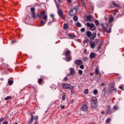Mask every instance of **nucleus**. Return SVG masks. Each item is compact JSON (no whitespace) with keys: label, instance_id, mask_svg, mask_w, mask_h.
Masks as SVG:
<instances>
[{"label":"nucleus","instance_id":"f257e3e1","mask_svg":"<svg viewBox=\"0 0 124 124\" xmlns=\"http://www.w3.org/2000/svg\"><path fill=\"white\" fill-rule=\"evenodd\" d=\"M114 113V110L112 108V107L110 105H108L106 108V115H111V114H113Z\"/></svg>","mask_w":124,"mask_h":124},{"label":"nucleus","instance_id":"f03ea898","mask_svg":"<svg viewBox=\"0 0 124 124\" xmlns=\"http://www.w3.org/2000/svg\"><path fill=\"white\" fill-rule=\"evenodd\" d=\"M62 87L63 89H65L66 90H70L71 93L72 92V89H73V86L71 84L68 83H63L62 84Z\"/></svg>","mask_w":124,"mask_h":124},{"label":"nucleus","instance_id":"7ed1b4c3","mask_svg":"<svg viewBox=\"0 0 124 124\" xmlns=\"http://www.w3.org/2000/svg\"><path fill=\"white\" fill-rule=\"evenodd\" d=\"M86 26L89 28L90 31H95V30H96V27L93 23H90L89 22H87Z\"/></svg>","mask_w":124,"mask_h":124},{"label":"nucleus","instance_id":"20e7f679","mask_svg":"<svg viewBox=\"0 0 124 124\" xmlns=\"http://www.w3.org/2000/svg\"><path fill=\"white\" fill-rule=\"evenodd\" d=\"M58 8V15L63 20V21H65V17H64V16L63 15V12L59 8V7H57Z\"/></svg>","mask_w":124,"mask_h":124},{"label":"nucleus","instance_id":"39448f33","mask_svg":"<svg viewBox=\"0 0 124 124\" xmlns=\"http://www.w3.org/2000/svg\"><path fill=\"white\" fill-rule=\"evenodd\" d=\"M101 26H102L103 30L105 31L107 33H110L111 32V30L112 29V26H113V24L110 25L108 30H107V28L104 26V24H101Z\"/></svg>","mask_w":124,"mask_h":124},{"label":"nucleus","instance_id":"423d86ee","mask_svg":"<svg viewBox=\"0 0 124 124\" xmlns=\"http://www.w3.org/2000/svg\"><path fill=\"white\" fill-rule=\"evenodd\" d=\"M69 14L70 16H75L77 14V9L76 8L72 9L69 12Z\"/></svg>","mask_w":124,"mask_h":124},{"label":"nucleus","instance_id":"0eeeda50","mask_svg":"<svg viewBox=\"0 0 124 124\" xmlns=\"http://www.w3.org/2000/svg\"><path fill=\"white\" fill-rule=\"evenodd\" d=\"M89 109V106H88V104H83L81 107V109L84 112H86Z\"/></svg>","mask_w":124,"mask_h":124},{"label":"nucleus","instance_id":"6e6552de","mask_svg":"<svg viewBox=\"0 0 124 124\" xmlns=\"http://www.w3.org/2000/svg\"><path fill=\"white\" fill-rule=\"evenodd\" d=\"M75 64L76 65H77L78 66H79V65H81V64H83V61L78 59L74 61Z\"/></svg>","mask_w":124,"mask_h":124},{"label":"nucleus","instance_id":"1a4fd4ad","mask_svg":"<svg viewBox=\"0 0 124 124\" xmlns=\"http://www.w3.org/2000/svg\"><path fill=\"white\" fill-rule=\"evenodd\" d=\"M31 11L32 13L33 19H36V16H35V9L34 8H31Z\"/></svg>","mask_w":124,"mask_h":124},{"label":"nucleus","instance_id":"9d476101","mask_svg":"<svg viewBox=\"0 0 124 124\" xmlns=\"http://www.w3.org/2000/svg\"><path fill=\"white\" fill-rule=\"evenodd\" d=\"M90 45L91 49H94L95 48V43L94 42L91 41L90 42Z\"/></svg>","mask_w":124,"mask_h":124},{"label":"nucleus","instance_id":"9b49d317","mask_svg":"<svg viewBox=\"0 0 124 124\" xmlns=\"http://www.w3.org/2000/svg\"><path fill=\"white\" fill-rule=\"evenodd\" d=\"M86 19L87 21H90V22H93V17L92 16H88L86 17Z\"/></svg>","mask_w":124,"mask_h":124},{"label":"nucleus","instance_id":"f8f14e48","mask_svg":"<svg viewBox=\"0 0 124 124\" xmlns=\"http://www.w3.org/2000/svg\"><path fill=\"white\" fill-rule=\"evenodd\" d=\"M90 59H94L95 57H96V54L93 53V52H91L90 54Z\"/></svg>","mask_w":124,"mask_h":124},{"label":"nucleus","instance_id":"ddd939ff","mask_svg":"<svg viewBox=\"0 0 124 124\" xmlns=\"http://www.w3.org/2000/svg\"><path fill=\"white\" fill-rule=\"evenodd\" d=\"M91 107L93 109H95L97 107V103L91 102Z\"/></svg>","mask_w":124,"mask_h":124},{"label":"nucleus","instance_id":"4468645a","mask_svg":"<svg viewBox=\"0 0 124 124\" xmlns=\"http://www.w3.org/2000/svg\"><path fill=\"white\" fill-rule=\"evenodd\" d=\"M70 75H68V76H69V75H75V70H74V68H70Z\"/></svg>","mask_w":124,"mask_h":124},{"label":"nucleus","instance_id":"2eb2a0df","mask_svg":"<svg viewBox=\"0 0 124 124\" xmlns=\"http://www.w3.org/2000/svg\"><path fill=\"white\" fill-rule=\"evenodd\" d=\"M46 13V12L45 11H43L40 14H38V17L39 18H42V16H44V15H45V14Z\"/></svg>","mask_w":124,"mask_h":124},{"label":"nucleus","instance_id":"dca6fc26","mask_svg":"<svg viewBox=\"0 0 124 124\" xmlns=\"http://www.w3.org/2000/svg\"><path fill=\"white\" fill-rule=\"evenodd\" d=\"M31 118L30 120L28 121V124H32V122L33 121V115H32V114H31Z\"/></svg>","mask_w":124,"mask_h":124},{"label":"nucleus","instance_id":"f3484780","mask_svg":"<svg viewBox=\"0 0 124 124\" xmlns=\"http://www.w3.org/2000/svg\"><path fill=\"white\" fill-rule=\"evenodd\" d=\"M96 37V32L91 34V36L90 37V39H94Z\"/></svg>","mask_w":124,"mask_h":124},{"label":"nucleus","instance_id":"a211bd4d","mask_svg":"<svg viewBox=\"0 0 124 124\" xmlns=\"http://www.w3.org/2000/svg\"><path fill=\"white\" fill-rule=\"evenodd\" d=\"M43 19L45 23H47V21H48V16L47 15H45L43 16Z\"/></svg>","mask_w":124,"mask_h":124},{"label":"nucleus","instance_id":"6ab92c4d","mask_svg":"<svg viewBox=\"0 0 124 124\" xmlns=\"http://www.w3.org/2000/svg\"><path fill=\"white\" fill-rule=\"evenodd\" d=\"M91 102L97 103V99L95 97H93L92 98Z\"/></svg>","mask_w":124,"mask_h":124},{"label":"nucleus","instance_id":"aec40b11","mask_svg":"<svg viewBox=\"0 0 124 124\" xmlns=\"http://www.w3.org/2000/svg\"><path fill=\"white\" fill-rule=\"evenodd\" d=\"M81 2L82 7H84V8H86V7H87V6L86 5V3L85 2V1L84 0H81Z\"/></svg>","mask_w":124,"mask_h":124},{"label":"nucleus","instance_id":"412c9836","mask_svg":"<svg viewBox=\"0 0 124 124\" xmlns=\"http://www.w3.org/2000/svg\"><path fill=\"white\" fill-rule=\"evenodd\" d=\"M86 34L88 37H89V38H90V37L92 35V32H91L90 31H87L86 32Z\"/></svg>","mask_w":124,"mask_h":124},{"label":"nucleus","instance_id":"4be33fe9","mask_svg":"<svg viewBox=\"0 0 124 124\" xmlns=\"http://www.w3.org/2000/svg\"><path fill=\"white\" fill-rule=\"evenodd\" d=\"M66 57H69L71 55V51L68 50L65 52Z\"/></svg>","mask_w":124,"mask_h":124},{"label":"nucleus","instance_id":"5701e85b","mask_svg":"<svg viewBox=\"0 0 124 124\" xmlns=\"http://www.w3.org/2000/svg\"><path fill=\"white\" fill-rule=\"evenodd\" d=\"M113 21H114V17L113 16H110L108 19V23L111 24Z\"/></svg>","mask_w":124,"mask_h":124},{"label":"nucleus","instance_id":"b1692460","mask_svg":"<svg viewBox=\"0 0 124 124\" xmlns=\"http://www.w3.org/2000/svg\"><path fill=\"white\" fill-rule=\"evenodd\" d=\"M63 29L65 31H67L68 29V24L67 23H65L63 25Z\"/></svg>","mask_w":124,"mask_h":124},{"label":"nucleus","instance_id":"393cba45","mask_svg":"<svg viewBox=\"0 0 124 124\" xmlns=\"http://www.w3.org/2000/svg\"><path fill=\"white\" fill-rule=\"evenodd\" d=\"M111 3L115 7H120V6L119 5V4L116 3L115 2H114L113 1H111Z\"/></svg>","mask_w":124,"mask_h":124},{"label":"nucleus","instance_id":"a878e982","mask_svg":"<svg viewBox=\"0 0 124 124\" xmlns=\"http://www.w3.org/2000/svg\"><path fill=\"white\" fill-rule=\"evenodd\" d=\"M109 87L110 89H114L115 88V83L114 82L110 83Z\"/></svg>","mask_w":124,"mask_h":124},{"label":"nucleus","instance_id":"bb28decb","mask_svg":"<svg viewBox=\"0 0 124 124\" xmlns=\"http://www.w3.org/2000/svg\"><path fill=\"white\" fill-rule=\"evenodd\" d=\"M113 110L114 111V112L116 111H118V109H119V107L117 106H114L113 107Z\"/></svg>","mask_w":124,"mask_h":124},{"label":"nucleus","instance_id":"cd10ccee","mask_svg":"<svg viewBox=\"0 0 124 124\" xmlns=\"http://www.w3.org/2000/svg\"><path fill=\"white\" fill-rule=\"evenodd\" d=\"M93 93L94 95H97V94L98 93V90L95 89L93 91Z\"/></svg>","mask_w":124,"mask_h":124},{"label":"nucleus","instance_id":"c85d7f7f","mask_svg":"<svg viewBox=\"0 0 124 124\" xmlns=\"http://www.w3.org/2000/svg\"><path fill=\"white\" fill-rule=\"evenodd\" d=\"M11 99H12V97L10 96H8L4 98V100H10Z\"/></svg>","mask_w":124,"mask_h":124},{"label":"nucleus","instance_id":"c756f323","mask_svg":"<svg viewBox=\"0 0 124 124\" xmlns=\"http://www.w3.org/2000/svg\"><path fill=\"white\" fill-rule=\"evenodd\" d=\"M46 23H45V21H43V20H41L40 22V26H44V25H45Z\"/></svg>","mask_w":124,"mask_h":124},{"label":"nucleus","instance_id":"7c9ffc66","mask_svg":"<svg viewBox=\"0 0 124 124\" xmlns=\"http://www.w3.org/2000/svg\"><path fill=\"white\" fill-rule=\"evenodd\" d=\"M76 26L77 27H78V28H81L82 27V24L79 22H78L77 23H76Z\"/></svg>","mask_w":124,"mask_h":124},{"label":"nucleus","instance_id":"2f4dec72","mask_svg":"<svg viewBox=\"0 0 124 124\" xmlns=\"http://www.w3.org/2000/svg\"><path fill=\"white\" fill-rule=\"evenodd\" d=\"M95 73L96 74V75H98V74H99V70H98V68L95 69Z\"/></svg>","mask_w":124,"mask_h":124},{"label":"nucleus","instance_id":"473e14b6","mask_svg":"<svg viewBox=\"0 0 124 124\" xmlns=\"http://www.w3.org/2000/svg\"><path fill=\"white\" fill-rule=\"evenodd\" d=\"M94 23L96 26H98L99 25V22H98V20L97 19H95L94 20Z\"/></svg>","mask_w":124,"mask_h":124},{"label":"nucleus","instance_id":"72a5a7b5","mask_svg":"<svg viewBox=\"0 0 124 124\" xmlns=\"http://www.w3.org/2000/svg\"><path fill=\"white\" fill-rule=\"evenodd\" d=\"M73 20L74 21H75V22L78 21V16H74L73 17Z\"/></svg>","mask_w":124,"mask_h":124},{"label":"nucleus","instance_id":"f704fd0d","mask_svg":"<svg viewBox=\"0 0 124 124\" xmlns=\"http://www.w3.org/2000/svg\"><path fill=\"white\" fill-rule=\"evenodd\" d=\"M78 74H79V75H82V74H83V71L81 70H78Z\"/></svg>","mask_w":124,"mask_h":124},{"label":"nucleus","instance_id":"c9c22d12","mask_svg":"<svg viewBox=\"0 0 124 124\" xmlns=\"http://www.w3.org/2000/svg\"><path fill=\"white\" fill-rule=\"evenodd\" d=\"M68 36H69V37H70V38H74V37H75V35H71L70 34H68Z\"/></svg>","mask_w":124,"mask_h":124},{"label":"nucleus","instance_id":"e433bc0d","mask_svg":"<svg viewBox=\"0 0 124 124\" xmlns=\"http://www.w3.org/2000/svg\"><path fill=\"white\" fill-rule=\"evenodd\" d=\"M71 60H72V57H71V56L67 58V62H70Z\"/></svg>","mask_w":124,"mask_h":124},{"label":"nucleus","instance_id":"4c0bfd02","mask_svg":"<svg viewBox=\"0 0 124 124\" xmlns=\"http://www.w3.org/2000/svg\"><path fill=\"white\" fill-rule=\"evenodd\" d=\"M84 93H85V94H88V93H89V90L85 89L84 91Z\"/></svg>","mask_w":124,"mask_h":124},{"label":"nucleus","instance_id":"58836bf2","mask_svg":"<svg viewBox=\"0 0 124 124\" xmlns=\"http://www.w3.org/2000/svg\"><path fill=\"white\" fill-rule=\"evenodd\" d=\"M8 84L10 86H11V85H12V84H13V80H9Z\"/></svg>","mask_w":124,"mask_h":124},{"label":"nucleus","instance_id":"ea45409f","mask_svg":"<svg viewBox=\"0 0 124 124\" xmlns=\"http://www.w3.org/2000/svg\"><path fill=\"white\" fill-rule=\"evenodd\" d=\"M42 82H43V80L41 78L38 79V83L40 85L41 84Z\"/></svg>","mask_w":124,"mask_h":124},{"label":"nucleus","instance_id":"a19ab883","mask_svg":"<svg viewBox=\"0 0 124 124\" xmlns=\"http://www.w3.org/2000/svg\"><path fill=\"white\" fill-rule=\"evenodd\" d=\"M110 121H111V119L110 118L107 119L106 121V124H108V123H110Z\"/></svg>","mask_w":124,"mask_h":124},{"label":"nucleus","instance_id":"79ce46f5","mask_svg":"<svg viewBox=\"0 0 124 124\" xmlns=\"http://www.w3.org/2000/svg\"><path fill=\"white\" fill-rule=\"evenodd\" d=\"M85 31H86V29H85V28H82L80 29V31L81 32H84Z\"/></svg>","mask_w":124,"mask_h":124},{"label":"nucleus","instance_id":"37998d69","mask_svg":"<svg viewBox=\"0 0 124 124\" xmlns=\"http://www.w3.org/2000/svg\"><path fill=\"white\" fill-rule=\"evenodd\" d=\"M85 66H84V65H80L79 66V68H80V69H84Z\"/></svg>","mask_w":124,"mask_h":124},{"label":"nucleus","instance_id":"c03bdc74","mask_svg":"<svg viewBox=\"0 0 124 124\" xmlns=\"http://www.w3.org/2000/svg\"><path fill=\"white\" fill-rule=\"evenodd\" d=\"M83 61H84V62H87V61H88L89 59L87 57H85L83 59Z\"/></svg>","mask_w":124,"mask_h":124},{"label":"nucleus","instance_id":"a18cd8bd","mask_svg":"<svg viewBox=\"0 0 124 124\" xmlns=\"http://www.w3.org/2000/svg\"><path fill=\"white\" fill-rule=\"evenodd\" d=\"M34 120H35V121H37L38 120V116L36 115L34 117Z\"/></svg>","mask_w":124,"mask_h":124},{"label":"nucleus","instance_id":"49530a36","mask_svg":"<svg viewBox=\"0 0 124 124\" xmlns=\"http://www.w3.org/2000/svg\"><path fill=\"white\" fill-rule=\"evenodd\" d=\"M68 80V78L67 77H65L64 78H63V81L64 82H66V81Z\"/></svg>","mask_w":124,"mask_h":124},{"label":"nucleus","instance_id":"de8ad7c7","mask_svg":"<svg viewBox=\"0 0 124 124\" xmlns=\"http://www.w3.org/2000/svg\"><path fill=\"white\" fill-rule=\"evenodd\" d=\"M62 100H65V95H62Z\"/></svg>","mask_w":124,"mask_h":124},{"label":"nucleus","instance_id":"09e8293b","mask_svg":"<svg viewBox=\"0 0 124 124\" xmlns=\"http://www.w3.org/2000/svg\"><path fill=\"white\" fill-rule=\"evenodd\" d=\"M52 19L51 22H56V18L55 17H52Z\"/></svg>","mask_w":124,"mask_h":124},{"label":"nucleus","instance_id":"8fccbe9b","mask_svg":"<svg viewBox=\"0 0 124 124\" xmlns=\"http://www.w3.org/2000/svg\"><path fill=\"white\" fill-rule=\"evenodd\" d=\"M48 26H51L52 25V21H49L47 23Z\"/></svg>","mask_w":124,"mask_h":124},{"label":"nucleus","instance_id":"3c124183","mask_svg":"<svg viewBox=\"0 0 124 124\" xmlns=\"http://www.w3.org/2000/svg\"><path fill=\"white\" fill-rule=\"evenodd\" d=\"M3 120H4V118H1L0 119V123H1V122H3Z\"/></svg>","mask_w":124,"mask_h":124},{"label":"nucleus","instance_id":"603ef678","mask_svg":"<svg viewBox=\"0 0 124 124\" xmlns=\"http://www.w3.org/2000/svg\"><path fill=\"white\" fill-rule=\"evenodd\" d=\"M119 89H120L121 91H124V87H123L122 86H119Z\"/></svg>","mask_w":124,"mask_h":124},{"label":"nucleus","instance_id":"864d4df0","mask_svg":"<svg viewBox=\"0 0 124 124\" xmlns=\"http://www.w3.org/2000/svg\"><path fill=\"white\" fill-rule=\"evenodd\" d=\"M50 17H51V18H54L55 16L51 14H50Z\"/></svg>","mask_w":124,"mask_h":124},{"label":"nucleus","instance_id":"5fc2aeb1","mask_svg":"<svg viewBox=\"0 0 124 124\" xmlns=\"http://www.w3.org/2000/svg\"><path fill=\"white\" fill-rule=\"evenodd\" d=\"M34 124H38V121L37 120H36L34 123Z\"/></svg>","mask_w":124,"mask_h":124},{"label":"nucleus","instance_id":"6e6d98bb","mask_svg":"<svg viewBox=\"0 0 124 124\" xmlns=\"http://www.w3.org/2000/svg\"><path fill=\"white\" fill-rule=\"evenodd\" d=\"M3 124H8V122L5 121L3 123Z\"/></svg>","mask_w":124,"mask_h":124},{"label":"nucleus","instance_id":"4d7b16f0","mask_svg":"<svg viewBox=\"0 0 124 124\" xmlns=\"http://www.w3.org/2000/svg\"><path fill=\"white\" fill-rule=\"evenodd\" d=\"M15 42H16V41H12L11 43H12V44H14V43H15Z\"/></svg>","mask_w":124,"mask_h":124},{"label":"nucleus","instance_id":"13d9d810","mask_svg":"<svg viewBox=\"0 0 124 124\" xmlns=\"http://www.w3.org/2000/svg\"><path fill=\"white\" fill-rule=\"evenodd\" d=\"M101 33H98L97 34V36H100V35H101Z\"/></svg>","mask_w":124,"mask_h":124},{"label":"nucleus","instance_id":"bf43d9fd","mask_svg":"<svg viewBox=\"0 0 124 124\" xmlns=\"http://www.w3.org/2000/svg\"><path fill=\"white\" fill-rule=\"evenodd\" d=\"M62 109H64L65 108V107L64 106H62L61 107Z\"/></svg>","mask_w":124,"mask_h":124},{"label":"nucleus","instance_id":"052dcab7","mask_svg":"<svg viewBox=\"0 0 124 124\" xmlns=\"http://www.w3.org/2000/svg\"><path fill=\"white\" fill-rule=\"evenodd\" d=\"M101 85L102 87H103V86H104V83H102L101 84Z\"/></svg>","mask_w":124,"mask_h":124},{"label":"nucleus","instance_id":"680f3d73","mask_svg":"<svg viewBox=\"0 0 124 124\" xmlns=\"http://www.w3.org/2000/svg\"><path fill=\"white\" fill-rule=\"evenodd\" d=\"M68 2H71V0H67Z\"/></svg>","mask_w":124,"mask_h":124},{"label":"nucleus","instance_id":"e2e57ef3","mask_svg":"<svg viewBox=\"0 0 124 124\" xmlns=\"http://www.w3.org/2000/svg\"><path fill=\"white\" fill-rule=\"evenodd\" d=\"M101 113L102 114H105V112L104 110H102V111L101 112Z\"/></svg>","mask_w":124,"mask_h":124},{"label":"nucleus","instance_id":"0e129e2a","mask_svg":"<svg viewBox=\"0 0 124 124\" xmlns=\"http://www.w3.org/2000/svg\"><path fill=\"white\" fill-rule=\"evenodd\" d=\"M90 75L91 76H93V73H91Z\"/></svg>","mask_w":124,"mask_h":124},{"label":"nucleus","instance_id":"69168bd1","mask_svg":"<svg viewBox=\"0 0 124 124\" xmlns=\"http://www.w3.org/2000/svg\"><path fill=\"white\" fill-rule=\"evenodd\" d=\"M113 91H114V92H117V89H114Z\"/></svg>","mask_w":124,"mask_h":124},{"label":"nucleus","instance_id":"338daca9","mask_svg":"<svg viewBox=\"0 0 124 124\" xmlns=\"http://www.w3.org/2000/svg\"><path fill=\"white\" fill-rule=\"evenodd\" d=\"M114 12H115V13H117V12H118V10H115Z\"/></svg>","mask_w":124,"mask_h":124},{"label":"nucleus","instance_id":"774afa93","mask_svg":"<svg viewBox=\"0 0 124 124\" xmlns=\"http://www.w3.org/2000/svg\"><path fill=\"white\" fill-rule=\"evenodd\" d=\"M37 68L39 69V68H40V66H37Z\"/></svg>","mask_w":124,"mask_h":124}]
</instances>
